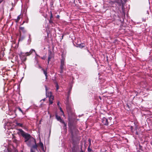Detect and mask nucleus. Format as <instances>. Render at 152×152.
<instances>
[{
	"label": "nucleus",
	"instance_id": "obj_13",
	"mask_svg": "<svg viewBox=\"0 0 152 152\" xmlns=\"http://www.w3.org/2000/svg\"><path fill=\"white\" fill-rule=\"evenodd\" d=\"M51 57L50 56H49L48 57V64L49 63V61H50V59H51Z\"/></svg>",
	"mask_w": 152,
	"mask_h": 152
},
{
	"label": "nucleus",
	"instance_id": "obj_28",
	"mask_svg": "<svg viewBox=\"0 0 152 152\" xmlns=\"http://www.w3.org/2000/svg\"><path fill=\"white\" fill-rule=\"evenodd\" d=\"M42 59H44V57H43V58H42Z\"/></svg>",
	"mask_w": 152,
	"mask_h": 152
},
{
	"label": "nucleus",
	"instance_id": "obj_22",
	"mask_svg": "<svg viewBox=\"0 0 152 152\" xmlns=\"http://www.w3.org/2000/svg\"><path fill=\"white\" fill-rule=\"evenodd\" d=\"M122 2L121 0L120 1H117V2L118 3H120V2Z\"/></svg>",
	"mask_w": 152,
	"mask_h": 152
},
{
	"label": "nucleus",
	"instance_id": "obj_29",
	"mask_svg": "<svg viewBox=\"0 0 152 152\" xmlns=\"http://www.w3.org/2000/svg\"><path fill=\"white\" fill-rule=\"evenodd\" d=\"M45 99H43V100L44 101V100H45Z\"/></svg>",
	"mask_w": 152,
	"mask_h": 152
},
{
	"label": "nucleus",
	"instance_id": "obj_30",
	"mask_svg": "<svg viewBox=\"0 0 152 152\" xmlns=\"http://www.w3.org/2000/svg\"><path fill=\"white\" fill-rule=\"evenodd\" d=\"M151 144L152 145V142H151Z\"/></svg>",
	"mask_w": 152,
	"mask_h": 152
},
{
	"label": "nucleus",
	"instance_id": "obj_6",
	"mask_svg": "<svg viewBox=\"0 0 152 152\" xmlns=\"http://www.w3.org/2000/svg\"><path fill=\"white\" fill-rule=\"evenodd\" d=\"M65 58H63L61 60L60 69H63L64 68V63Z\"/></svg>",
	"mask_w": 152,
	"mask_h": 152
},
{
	"label": "nucleus",
	"instance_id": "obj_25",
	"mask_svg": "<svg viewBox=\"0 0 152 152\" xmlns=\"http://www.w3.org/2000/svg\"><path fill=\"white\" fill-rule=\"evenodd\" d=\"M59 15H58L57 16V18H59Z\"/></svg>",
	"mask_w": 152,
	"mask_h": 152
},
{
	"label": "nucleus",
	"instance_id": "obj_20",
	"mask_svg": "<svg viewBox=\"0 0 152 152\" xmlns=\"http://www.w3.org/2000/svg\"><path fill=\"white\" fill-rule=\"evenodd\" d=\"M49 22L50 23H52V21L51 20V19H50V20H49Z\"/></svg>",
	"mask_w": 152,
	"mask_h": 152
},
{
	"label": "nucleus",
	"instance_id": "obj_23",
	"mask_svg": "<svg viewBox=\"0 0 152 152\" xmlns=\"http://www.w3.org/2000/svg\"><path fill=\"white\" fill-rule=\"evenodd\" d=\"M3 0H0V3L3 1Z\"/></svg>",
	"mask_w": 152,
	"mask_h": 152
},
{
	"label": "nucleus",
	"instance_id": "obj_11",
	"mask_svg": "<svg viewBox=\"0 0 152 152\" xmlns=\"http://www.w3.org/2000/svg\"><path fill=\"white\" fill-rule=\"evenodd\" d=\"M43 71L44 73V74L45 75V76H46V78H47V72H46V71H45L44 69H43Z\"/></svg>",
	"mask_w": 152,
	"mask_h": 152
},
{
	"label": "nucleus",
	"instance_id": "obj_4",
	"mask_svg": "<svg viewBox=\"0 0 152 152\" xmlns=\"http://www.w3.org/2000/svg\"><path fill=\"white\" fill-rule=\"evenodd\" d=\"M18 134L19 135H21L23 137L25 138H27L28 137L29 134L26 133L22 129H19L18 130L17 132Z\"/></svg>",
	"mask_w": 152,
	"mask_h": 152
},
{
	"label": "nucleus",
	"instance_id": "obj_17",
	"mask_svg": "<svg viewBox=\"0 0 152 152\" xmlns=\"http://www.w3.org/2000/svg\"><path fill=\"white\" fill-rule=\"evenodd\" d=\"M63 69H61V71H60V73H62L63 72Z\"/></svg>",
	"mask_w": 152,
	"mask_h": 152
},
{
	"label": "nucleus",
	"instance_id": "obj_10",
	"mask_svg": "<svg viewBox=\"0 0 152 152\" xmlns=\"http://www.w3.org/2000/svg\"><path fill=\"white\" fill-rule=\"evenodd\" d=\"M39 145L42 149H44L43 145L41 142H40Z\"/></svg>",
	"mask_w": 152,
	"mask_h": 152
},
{
	"label": "nucleus",
	"instance_id": "obj_2",
	"mask_svg": "<svg viewBox=\"0 0 152 152\" xmlns=\"http://www.w3.org/2000/svg\"><path fill=\"white\" fill-rule=\"evenodd\" d=\"M33 52H35V50L34 49H32L29 52H26V53L20 52L19 54V55L22 61H25L26 60V56L30 55Z\"/></svg>",
	"mask_w": 152,
	"mask_h": 152
},
{
	"label": "nucleus",
	"instance_id": "obj_1",
	"mask_svg": "<svg viewBox=\"0 0 152 152\" xmlns=\"http://www.w3.org/2000/svg\"><path fill=\"white\" fill-rule=\"evenodd\" d=\"M28 136V138L25 139L26 140L25 142L28 146L31 147V152H35V151L37 150V147L35 140L33 137H31L29 134Z\"/></svg>",
	"mask_w": 152,
	"mask_h": 152
},
{
	"label": "nucleus",
	"instance_id": "obj_26",
	"mask_svg": "<svg viewBox=\"0 0 152 152\" xmlns=\"http://www.w3.org/2000/svg\"><path fill=\"white\" fill-rule=\"evenodd\" d=\"M68 99H69V96H68L67 97V100H68Z\"/></svg>",
	"mask_w": 152,
	"mask_h": 152
},
{
	"label": "nucleus",
	"instance_id": "obj_12",
	"mask_svg": "<svg viewBox=\"0 0 152 152\" xmlns=\"http://www.w3.org/2000/svg\"><path fill=\"white\" fill-rule=\"evenodd\" d=\"M60 111L62 112V114L64 116V112L62 110L61 108V107H60Z\"/></svg>",
	"mask_w": 152,
	"mask_h": 152
},
{
	"label": "nucleus",
	"instance_id": "obj_8",
	"mask_svg": "<svg viewBox=\"0 0 152 152\" xmlns=\"http://www.w3.org/2000/svg\"><path fill=\"white\" fill-rule=\"evenodd\" d=\"M12 140L13 142H15L16 144H18L19 143V141H18L16 139H15L14 137L12 139Z\"/></svg>",
	"mask_w": 152,
	"mask_h": 152
},
{
	"label": "nucleus",
	"instance_id": "obj_21",
	"mask_svg": "<svg viewBox=\"0 0 152 152\" xmlns=\"http://www.w3.org/2000/svg\"><path fill=\"white\" fill-rule=\"evenodd\" d=\"M53 17V15H52V14L51 13V15H50V19H51V18Z\"/></svg>",
	"mask_w": 152,
	"mask_h": 152
},
{
	"label": "nucleus",
	"instance_id": "obj_9",
	"mask_svg": "<svg viewBox=\"0 0 152 152\" xmlns=\"http://www.w3.org/2000/svg\"><path fill=\"white\" fill-rule=\"evenodd\" d=\"M16 125L18 126H20V127H23V124H21V123H16Z\"/></svg>",
	"mask_w": 152,
	"mask_h": 152
},
{
	"label": "nucleus",
	"instance_id": "obj_18",
	"mask_svg": "<svg viewBox=\"0 0 152 152\" xmlns=\"http://www.w3.org/2000/svg\"><path fill=\"white\" fill-rule=\"evenodd\" d=\"M18 109L19 110V111H20L22 113H23V111L21 110V109H20V108H18Z\"/></svg>",
	"mask_w": 152,
	"mask_h": 152
},
{
	"label": "nucleus",
	"instance_id": "obj_19",
	"mask_svg": "<svg viewBox=\"0 0 152 152\" xmlns=\"http://www.w3.org/2000/svg\"><path fill=\"white\" fill-rule=\"evenodd\" d=\"M83 45L82 46H80V47H81V48H82L83 47H84V44H83Z\"/></svg>",
	"mask_w": 152,
	"mask_h": 152
},
{
	"label": "nucleus",
	"instance_id": "obj_7",
	"mask_svg": "<svg viewBox=\"0 0 152 152\" xmlns=\"http://www.w3.org/2000/svg\"><path fill=\"white\" fill-rule=\"evenodd\" d=\"M102 122L103 124L105 125H107L108 124V123L107 119L104 117L102 119Z\"/></svg>",
	"mask_w": 152,
	"mask_h": 152
},
{
	"label": "nucleus",
	"instance_id": "obj_27",
	"mask_svg": "<svg viewBox=\"0 0 152 152\" xmlns=\"http://www.w3.org/2000/svg\"><path fill=\"white\" fill-rule=\"evenodd\" d=\"M68 99H69V96H68L67 97V100H68Z\"/></svg>",
	"mask_w": 152,
	"mask_h": 152
},
{
	"label": "nucleus",
	"instance_id": "obj_16",
	"mask_svg": "<svg viewBox=\"0 0 152 152\" xmlns=\"http://www.w3.org/2000/svg\"><path fill=\"white\" fill-rule=\"evenodd\" d=\"M20 16H18L17 18V20L18 21H19V19H20Z\"/></svg>",
	"mask_w": 152,
	"mask_h": 152
},
{
	"label": "nucleus",
	"instance_id": "obj_15",
	"mask_svg": "<svg viewBox=\"0 0 152 152\" xmlns=\"http://www.w3.org/2000/svg\"><path fill=\"white\" fill-rule=\"evenodd\" d=\"M56 90H58V88H59V87H58V84L57 83L56 84Z\"/></svg>",
	"mask_w": 152,
	"mask_h": 152
},
{
	"label": "nucleus",
	"instance_id": "obj_5",
	"mask_svg": "<svg viewBox=\"0 0 152 152\" xmlns=\"http://www.w3.org/2000/svg\"><path fill=\"white\" fill-rule=\"evenodd\" d=\"M56 117L57 120L59 121L60 122L63 124L64 126H66V124L65 123L64 121L61 119L60 116H58L57 115H56Z\"/></svg>",
	"mask_w": 152,
	"mask_h": 152
},
{
	"label": "nucleus",
	"instance_id": "obj_3",
	"mask_svg": "<svg viewBox=\"0 0 152 152\" xmlns=\"http://www.w3.org/2000/svg\"><path fill=\"white\" fill-rule=\"evenodd\" d=\"M46 90V96L49 98L50 104H52L53 103V99L54 97L52 95L51 92L49 91L48 89L46 86H45Z\"/></svg>",
	"mask_w": 152,
	"mask_h": 152
},
{
	"label": "nucleus",
	"instance_id": "obj_14",
	"mask_svg": "<svg viewBox=\"0 0 152 152\" xmlns=\"http://www.w3.org/2000/svg\"><path fill=\"white\" fill-rule=\"evenodd\" d=\"M20 29L22 31H24V27H20Z\"/></svg>",
	"mask_w": 152,
	"mask_h": 152
},
{
	"label": "nucleus",
	"instance_id": "obj_24",
	"mask_svg": "<svg viewBox=\"0 0 152 152\" xmlns=\"http://www.w3.org/2000/svg\"><path fill=\"white\" fill-rule=\"evenodd\" d=\"M59 102H58V104H58V106H59Z\"/></svg>",
	"mask_w": 152,
	"mask_h": 152
}]
</instances>
